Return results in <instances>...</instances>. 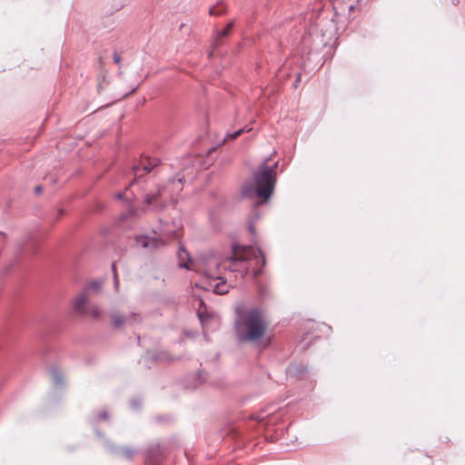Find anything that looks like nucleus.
I'll return each mask as SVG.
<instances>
[{"mask_svg":"<svg viewBox=\"0 0 465 465\" xmlns=\"http://www.w3.org/2000/svg\"><path fill=\"white\" fill-rule=\"evenodd\" d=\"M199 302H200V307H199V309L197 311V314H198L200 320L203 322L204 317L206 316L204 314L203 310V308L204 307V303H203V302L202 300Z\"/></svg>","mask_w":465,"mask_h":465,"instance_id":"obj_15","label":"nucleus"},{"mask_svg":"<svg viewBox=\"0 0 465 465\" xmlns=\"http://www.w3.org/2000/svg\"><path fill=\"white\" fill-rule=\"evenodd\" d=\"M102 315L101 310L96 304H88L83 316H89L93 319L98 320Z\"/></svg>","mask_w":465,"mask_h":465,"instance_id":"obj_8","label":"nucleus"},{"mask_svg":"<svg viewBox=\"0 0 465 465\" xmlns=\"http://www.w3.org/2000/svg\"><path fill=\"white\" fill-rule=\"evenodd\" d=\"M114 62L116 64H119L120 62H121V56L120 54H118L117 53H114Z\"/></svg>","mask_w":465,"mask_h":465,"instance_id":"obj_16","label":"nucleus"},{"mask_svg":"<svg viewBox=\"0 0 465 465\" xmlns=\"http://www.w3.org/2000/svg\"><path fill=\"white\" fill-rule=\"evenodd\" d=\"M261 273H262V270H261V269H258V270H254V271H253V275H254V277L259 276Z\"/></svg>","mask_w":465,"mask_h":465,"instance_id":"obj_18","label":"nucleus"},{"mask_svg":"<svg viewBox=\"0 0 465 465\" xmlns=\"http://www.w3.org/2000/svg\"><path fill=\"white\" fill-rule=\"evenodd\" d=\"M226 7L223 3H218L216 5H213L210 8L209 14L211 15H221L225 13Z\"/></svg>","mask_w":465,"mask_h":465,"instance_id":"obj_10","label":"nucleus"},{"mask_svg":"<svg viewBox=\"0 0 465 465\" xmlns=\"http://www.w3.org/2000/svg\"><path fill=\"white\" fill-rule=\"evenodd\" d=\"M112 323L114 327L121 328L124 325H133L141 321V317L137 313H132L129 316H124L119 312H114L111 315Z\"/></svg>","mask_w":465,"mask_h":465,"instance_id":"obj_4","label":"nucleus"},{"mask_svg":"<svg viewBox=\"0 0 465 465\" xmlns=\"http://www.w3.org/2000/svg\"><path fill=\"white\" fill-rule=\"evenodd\" d=\"M101 288V282H91L89 285L85 287L84 292H86V293L89 295V293L93 291L98 292Z\"/></svg>","mask_w":465,"mask_h":465,"instance_id":"obj_12","label":"nucleus"},{"mask_svg":"<svg viewBox=\"0 0 465 465\" xmlns=\"http://www.w3.org/2000/svg\"><path fill=\"white\" fill-rule=\"evenodd\" d=\"M250 131H252V127H249L248 125H246L243 128H242L232 134H228L224 138V142H227L230 140H234V139L238 138L242 134H243L245 132H250Z\"/></svg>","mask_w":465,"mask_h":465,"instance_id":"obj_9","label":"nucleus"},{"mask_svg":"<svg viewBox=\"0 0 465 465\" xmlns=\"http://www.w3.org/2000/svg\"><path fill=\"white\" fill-rule=\"evenodd\" d=\"M261 258L262 266L266 263L265 257L260 249L245 245H233L232 255L224 259L211 257L205 265V273L208 277L220 279L222 271H238L235 267L237 262H245Z\"/></svg>","mask_w":465,"mask_h":465,"instance_id":"obj_1","label":"nucleus"},{"mask_svg":"<svg viewBox=\"0 0 465 465\" xmlns=\"http://www.w3.org/2000/svg\"><path fill=\"white\" fill-rule=\"evenodd\" d=\"M268 160L262 164L260 169L254 173V187L246 185L242 190L244 197L257 196L264 201L268 200L272 193L276 182L275 169L277 163L272 166L268 165Z\"/></svg>","mask_w":465,"mask_h":465,"instance_id":"obj_3","label":"nucleus"},{"mask_svg":"<svg viewBox=\"0 0 465 465\" xmlns=\"http://www.w3.org/2000/svg\"><path fill=\"white\" fill-rule=\"evenodd\" d=\"M184 256H187V252H185V250L183 249H181L180 252H179V257L180 259H183Z\"/></svg>","mask_w":465,"mask_h":465,"instance_id":"obj_17","label":"nucleus"},{"mask_svg":"<svg viewBox=\"0 0 465 465\" xmlns=\"http://www.w3.org/2000/svg\"><path fill=\"white\" fill-rule=\"evenodd\" d=\"M88 294L86 292H82L77 294L73 300V308L75 313L83 315L87 308Z\"/></svg>","mask_w":465,"mask_h":465,"instance_id":"obj_5","label":"nucleus"},{"mask_svg":"<svg viewBox=\"0 0 465 465\" xmlns=\"http://www.w3.org/2000/svg\"><path fill=\"white\" fill-rule=\"evenodd\" d=\"M247 271H248L247 269H244V270H243V273H244V274H247Z\"/></svg>","mask_w":465,"mask_h":465,"instance_id":"obj_24","label":"nucleus"},{"mask_svg":"<svg viewBox=\"0 0 465 465\" xmlns=\"http://www.w3.org/2000/svg\"><path fill=\"white\" fill-rule=\"evenodd\" d=\"M267 328L266 317L258 309H249L241 312L235 322V333L241 341L259 342L265 335Z\"/></svg>","mask_w":465,"mask_h":465,"instance_id":"obj_2","label":"nucleus"},{"mask_svg":"<svg viewBox=\"0 0 465 465\" xmlns=\"http://www.w3.org/2000/svg\"><path fill=\"white\" fill-rule=\"evenodd\" d=\"M114 279H115V283L118 284V279H117V275L115 272H114Z\"/></svg>","mask_w":465,"mask_h":465,"instance_id":"obj_22","label":"nucleus"},{"mask_svg":"<svg viewBox=\"0 0 465 465\" xmlns=\"http://www.w3.org/2000/svg\"><path fill=\"white\" fill-rule=\"evenodd\" d=\"M181 266L185 267V268H187V269H190V267H189V265H188L187 263L181 264Z\"/></svg>","mask_w":465,"mask_h":465,"instance_id":"obj_21","label":"nucleus"},{"mask_svg":"<svg viewBox=\"0 0 465 465\" xmlns=\"http://www.w3.org/2000/svg\"><path fill=\"white\" fill-rule=\"evenodd\" d=\"M160 164V160L158 158H145L142 161L141 164L135 166L134 168V174L138 175L141 171L144 173H150L154 167ZM143 173H140L142 175Z\"/></svg>","mask_w":465,"mask_h":465,"instance_id":"obj_6","label":"nucleus"},{"mask_svg":"<svg viewBox=\"0 0 465 465\" xmlns=\"http://www.w3.org/2000/svg\"><path fill=\"white\" fill-rule=\"evenodd\" d=\"M137 245L141 246L143 249H151L153 250L160 245H163L164 242L162 240H158L155 238H150L147 236H139L136 238Z\"/></svg>","mask_w":465,"mask_h":465,"instance_id":"obj_7","label":"nucleus"},{"mask_svg":"<svg viewBox=\"0 0 465 465\" xmlns=\"http://www.w3.org/2000/svg\"><path fill=\"white\" fill-rule=\"evenodd\" d=\"M158 196H159V193H153V194H148L145 198V203L147 205H150V204L156 203Z\"/></svg>","mask_w":465,"mask_h":465,"instance_id":"obj_13","label":"nucleus"},{"mask_svg":"<svg viewBox=\"0 0 465 465\" xmlns=\"http://www.w3.org/2000/svg\"><path fill=\"white\" fill-rule=\"evenodd\" d=\"M213 291L218 294H224L228 292V285L225 282H217L213 288Z\"/></svg>","mask_w":465,"mask_h":465,"instance_id":"obj_11","label":"nucleus"},{"mask_svg":"<svg viewBox=\"0 0 465 465\" xmlns=\"http://www.w3.org/2000/svg\"><path fill=\"white\" fill-rule=\"evenodd\" d=\"M134 91V89H133V91L130 93V94H126L125 96H129L131 94H133Z\"/></svg>","mask_w":465,"mask_h":465,"instance_id":"obj_23","label":"nucleus"},{"mask_svg":"<svg viewBox=\"0 0 465 465\" xmlns=\"http://www.w3.org/2000/svg\"><path fill=\"white\" fill-rule=\"evenodd\" d=\"M232 27V23H230L228 24V25L226 26V28H224L223 31H221L218 35H217V40L220 38V37H223V36H226L228 35L231 28Z\"/></svg>","mask_w":465,"mask_h":465,"instance_id":"obj_14","label":"nucleus"},{"mask_svg":"<svg viewBox=\"0 0 465 465\" xmlns=\"http://www.w3.org/2000/svg\"><path fill=\"white\" fill-rule=\"evenodd\" d=\"M35 193H39L41 192V187H40V186H37V187H35Z\"/></svg>","mask_w":465,"mask_h":465,"instance_id":"obj_20","label":"nucleus"},{"mask_svg":"<svg viewBox=\"0 0 465 465\" xmlns=\"http://www.w3.org/2000/svg\"><path fill=\"white\" fill-rule=\"evenodd\" d=\"M300 80V76L297 75L296 76V80H295V83L293 84L294 86H296L298 84V81Z\"/></svg>","mask_w":465,"mask_h":465,"instance_id":"obj_19","label":"nucleus"}]
</instances>
